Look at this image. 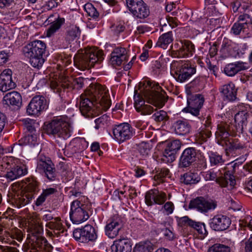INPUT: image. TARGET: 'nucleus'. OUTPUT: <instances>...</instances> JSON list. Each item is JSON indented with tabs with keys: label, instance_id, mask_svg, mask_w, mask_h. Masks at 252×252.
I'll return each mask as SVG.
<instances>
[{
	"label": "nucleus",
	"instance_id": "obj_48",
	"mask_svg": "<svg viewBox=\"0 0 252 252\" xmlns=\"http://www.w3.org/2000/svg\"><path fill=\"white\" fill-rule=\"evenodd\" d=\"M211 135L210 129H201L196 134V138L200 142H205Z\"/></svg>",
	"mask_w": 252,
	"mask_h": 252
},
{
	"label": "nucleus",
	"instance_id": "obj_40",
	"mask_svg": "<svg viewBox=\"0 0 252 252\" xmlns=\"http://www.w3.org/2000/svg\"><path fill=\"white\" fill-rule=\"evenodd\" d=\"M16 86V83L13 80H0V91L6 92L14 89Z\"/></svg>",
	"mask_w": 252,
	"mask_h": 252
},
{
	"label": "nucleus",
	"instance_id": "obj_23",
	"mask_svg": "<svg viewBox=\"0 0 252 252\" xmlns=\"http://www.w3.org/2000/svg\"><path fill=\"white\" fill-rule=\"evenodd\" d=\"M181 47L177 51L178 56L181 58H188L192 56L195 52V47L189 40H181Z\"/></svg>",
	"mask_w": 252,
	"mask_h": 252
},
{
	"label": "nucleus",
	"instance_id": "obj_55",
	"mask_svg": "<svg viewBox=\"0 0 252 252\" xmlns=\"http://www.w3.org/2000/svg\"><path fill=\"white\" fill-rule=\"evenodd\" d=\"M181 142L179 140H174L168 144L167 148L176 153L181 148Z\"/></svg>",
	"mask_w": 252,
	"mask_h": 252
},
{
	"label": "nucleus",
	"instance_id": "obj_18",
	"mask_svg": "<svg viewBox=\"0 0 252 252\" xmlns=\"http://www.w3.org/2000/svg\"><path fill=\"white\" fill-rule=\"evenodd\" d=\"M196 150L194 148H188L183 152L180 158V165L181 167H187L195 161Z\"/></svg>",
	"mask_w": 252,
	"mask_h": 252
},
{
	"label": "nucleus",
	"instance_id": "obj_20",
	"mask_svg": "<svg viewBox=\"0 0 252 252\" xmlns=\"http://www.w3.org/2000/svg\"><path fill=\"white\" fill-rule=\"evenodd\" d=\"M220 90L224 100L233 101L236 99L237 89L232 83L222 86Z\"/></svg>",
	"mask_w": 252,
	"mask_h": 252
},
{
	"label": "nucleus",
	"instance_id": "obj_62",
	"mask_svg": "<svg viewBox=\"0 0 252 252\" xmlns=\"http://www.w3.org/2000/svg\"><path fill=\"white\" fill-rule=\"evenodd\" d=\"M12 71L10 69H4L0 75V79H12Z\"/></svg>",
	"mask_w": 252,
	"mask_h": 252
},
{
	"label": "nucleus",
	"instance_id": "obj_11",
	"mask_svg": "<svg viewBox=\"0 0 252 252\" xmlns=\"http://www.w3.org/2000/svg\"><path fill=\"white\" fill-rule=\"evenodd\" d=\"M134 133V129L126 123L117 125L113 128L114 136L119 142H124L130 139Z\"/></svg>",
	"mask_w": 252,
	"mask_h": 252
},
{
	"label": "nucleus",
	"instance_id": "obj_28",
	"mask_svg": "<svg viewBox=\"0 0 252 252\" xmlns=\"http://www.w3.org/2000/svg\"><path fill=\"white\" fill-rule=\"evenodd\" d=\"M83 243H86L89 241H94L97 238L94 228L91 225H86L82 228Z\"/></svg>",
	"mask_w": 252,
	"mask_h": 252
},
{
	"label": "nucleus",
	"instance_id": "obj_29",
	"mask_svg": "<svg viewBox=\"0 0 252 252\" xmlns=\"http://www.w3.org/2000/svg\"><path fill=\"white\" fill-rule=\"evenodd\" d=\"M46 227L53 230L55 234L57 236H60L61 233L64 232L63 223L61 221V218L59 217H55V219L51 221L46 224Z\"/></svg>",
	"mask_w": 252,
	"mask_h": 252
},
{
	"label": "nucleus",
	"instance_id": "obj_51",
	"mask_svg": "<svg viewBox=\"0 0 252 252\" xmlns=\"http://www.w3.org/2000/svg\"><path fill=\"white\" fill-rule=\"evenodd\" d=\"M156 122L165 121L168 119L167 113L163 110H160L156 112L152 116Z\"/></svg>",
	"mask_w": 252,
	"mask_h": 252
},
{
	"label": "nucleus",
	"instance_id": "obj_13",
	"mask_svg": "<svg viewBox=\"0 0 252 252\" xmlns=\"http://www.w3.org/2000/svg\"><path fill=\"white\" fill-rule=\"evenodd\" d=\"M178 225L182 228L189 227L195 230L199 234L203 236L206 235L208 232L206 229L204 223L196 221L189 218L188 216H184L177 220Z\"/></svg>",
	"mask_w": 252,
	"mask_h": 252
},
{
	"label": "nucleus",
	"instance_id": "obj_4",
	"mask_svg": "<svg viewBox=\"0 0 252 252\" xmlns=\"http://www.w3.org/2000/svg\"><path fill=\"white\" fill-rule=\"evenodd\" d=\"M43 231V227L39 223L34 221L29 222L27 238L31 244L30 252H51L52 246L41 235Z\"/></svg>",
	"mask_w": 252,
	"mask_h": 252
},
{
	"label": "nucleus",
	"instance_id": "obj_8",
	"mask_svg": "<svg viewBox=\"0 0 252 252\" xmlns=\"http://www.w3.org/2000/svg\"><path fill=\"white\" fill-rule=\"evenodd\" d=\"M45 43L41 40L33 41L23 48L25 56L30 59L31 64L34 67H41L44 62L43 54L46 49Z\"/></svg>",
	"mask_w": 252,
	"mask_h": 252
},
{
	"label": "nucleus",
	"instance_id": "obj_7",
	"mask_svg": "<svg viewBox=\"0 0 252 252\" xmlns=\"http://www.w3.org/2000/svg\"><path fill=\"white\" fill-rule=\"evenodd\" d=\"M92 204L87 196H81L72 202L69 217L74 224H80L86 221L90 217L89 212Z\"/></svg>",
	"mask_w": 252,
	"mask_h": 252
},
{
	"label": "nucleus",
	"instance_id": "obj_52",
	"mask_svg": "<svg viewBox=\"0 0 252 252\" xmlns=\"http://www.w3.org/2000/svg\"><path fill=\"white\" fill-rule=\"evenodd\" d=\"M23 126L26 129L30 132H32L35 130L34 129V121L29 118L23 119L21 120Z\"/></svg>",
	"mask_w": 252,
	"mask_h": 252
},
{
	"label": "nucleus",
	"instance_id": "obj_6",
	"mask_svg": "<svg viewBox=\"0 0 252 252\" xmlns=\"http://www.w3.org/2000/svg\"><path fill=\"white\" fill-rule=\"evenodd\" d=\"M103 56V52L97 48H87L79 50L74 56V64L81 70L89 69L100 64L104 59Z\"/></svg>",
	"mask_w": 252,
	"mask_h": 252
},
{
	"label": "nucleus",
	"instance_id": "obj_45",
	"mask_svg": "<svg viewBox=\"0 0 252 252\" xmlns=\"http://www.w3.org/2000/svg\"><path fill=\"white\" fill-rule=\"evenodd\" d=\"M175 153L168 148H166L163 153L161 160L165 163H170L175 160Z\"/></svg>",
	"mask_w": 252,
	"mask_h": 252
},
{
	"label": "nucleus",
	"instance_id": "obj_21",
	"mask_svg": "<svg viewBox=\"0 0 252 252\" xmlns=\"http://www.w3.org/2000/svg\"><path fill=\"white\" fill-rule=\"evenodd\" d=\"M112 252H131L132 244L128 239L116 240L111 247Z\"/></svg>",
	"mask_w": 252,
	"mask_h": 252
},
{
	"label": "nucleus",
	"instance_id": "obj_41",
	"mask_svg": "<svg viewBox=\"0 0 252 252\" xmlns=\"http://www.w3.org/2000/svg\"><path fill=\"white\" fill-rule=\"evenodd\" d=\"M209 160L212 166L221 165L224 162L222 156L214 152H211L209 154Z\"/></svg>",
	"mask_w": 252,
	"mask_h": 252
},
{
	"label": "nucleus",
	"instance_id": "obj_32",
	"mask_svg": "<svg viewBox=\"0 0 252 252\" xmlns=\"http://www.w3.org/2000/svg\"><path fill=\"white\" fill-rule=\"evenodd\" d=\"M137 19H145L150 14V10L147 5L143 2L131 12Z\"/></svg>",
	"mask_w": 252,
	"mask_h": 252
},
{
	"label": "nucleus",
	"instance_id": "obj_49",
	"mask_svg": "<svg viewBox=\"0 0 252 252\" xmlns=\"http://www.w3.org/2000/svg\"><path fill=\"white\" fill-rule=\"evenodd\" d=\"M151 148L150 144L145 142H142L139 145V151L143 156L148 155Z\"/></svg>",
	"mask_w": 252,
	"mask_h": 252
},
{
	"label": "nucleus",
	"instance_id": "obj_53",
	"mask_svg": "<svg viewBox=\"0 0 252 252\" xmlns=\"http://www.w3.org/2000/svg\"><path fill=\"white\" fill-rule=\"evenodd\" d=\"M25 144L34 146L37 143V136L35 134H28L23 138Z\"/></svg>",
	"mask_w": 252,
	"mask_h": 252
},
{
	"label": "nucleus",
	"instance_id": "obj_43",
	"mask_svg": "<svg viewBox=\"0 0 252 252\" xmlns=\"http://www.w3.org/2000/svg\"><path fill=\"white\" fill-rule=\"evenodd\" d=\"M207 252H230V248L225 245L216 243L209 247Z\"/></svg>",
	"mask_w": 252,
	"mask_h": 252
},
{
	"label": "nucleus",
	"instance_id": "obj_34",
	"mask_svg": "<svg viewBox=\"0 0 252 252\" xmlns=\"http://www.w3.org/2000/svg\"><path fill=\"white\" fill-rule=\"evenodd\" d=\"M57 192V189L53 188H49L45 189H43L42 192L35 201V205L37 206H39L42 205V204L45 201L46 199L50 198Z\"/></svg>",
	"mask_w": 252,
	"mask_h": 252
},
{
	"label": "nucleus",
	"instance_id": "obj_36",
	"mask_svg": "<svg viewBox=\"0 0 252 252\" xmlns=\"http://www.w3.org/2000/svg\"><path fill=\"white\" fill-rule=\"evenodd\" d=\"M33 198V194L24 192L20 195H17L15 202L18 207H21L31 202Z\"/></svg>",
	"mask_w": 252,
	"mask_h": 252
},
{
	"label": "nucleus",
	"instance_id": "obj_17",
	"mask_svg": "<svg viewBox=\"0 0 252 252\" xmlns=\"http://www.w3.org/2000/svg\"><path fill=\"white\" fill-rule=\"evenodd\" d=\"M128 56L126 48L117 47L111 53L110 61L113 65L120 66L127 61Z\"/></svg>",
	"mask_w": 252,
	"mask_h": 252
},
{
	"label": "nucleus",
	"instance_id": "obj_3",
	"mask_svg": "<svg viewBox=\"0 0 252 252\" xmlns=\"http://www.w3.org/2000/svg\"><path fill=\"white\" fill-rule=\"evenodd\" d=\"M43 129L48 135L64 139L70 137L73 132L70 119L66 116L54 117L50 122L44 124Z\"/></svg>",
	"mask_w": 252,
	"mask_h": 252
},
{
	"label": "nucleus",
	"instance_id": "obj_56",
	"mask_svg": "<svg viewBox=\"0 0 252 252\" xmlns=\"http://www.w3.org/2000/svg\"><path fill=\"white\" fill-rule=\"evenodd\" d=\"M239 22L246 28L248 27V25L252 24L251 18L250 16L247 14L241 15L239 17Z\"/></svg>",
	"mask_w": 252,
	"mask_h": 252
},
{
	"label": "nucleus",
	"instance_id": "obj_44",
	"mask_svg": "<svg viewBox=\"0 0 252 252\" xmlns=\"http://www.w3.org/2000/svg\"><path fill=\"white\" fill-rule=\"evenodd\" d=\"M203 176L206 181L215 180L217 183L218 179L220 177V173L219 171H215L214 170H210L203 173Z\"/></svg>",
	"mask_w": 252,
	"mask_h": 252
},
{
	"label": "nucleus",
	"instance_id": "obj_15",
	"mask_svg": "<svg viewBox=\"0 0 252 252\" xmlns=\"http://www.w3.org/2000/svg\"><path fill=\"white\" fill-rule=\"evenodd\" d=\"M230 219L223 215L218 214L210 220V227L214 230L222 231L226 230L230 225Z\"/></svg>",
	"mask_w": 252,
	"mask_h": 252
},
{
	"label": "nucleus",
	"instance_id": "obj_9",
	"mask_svg": "<svg viewBox=\"0 0 252 252\" xmlns=\"http://www.w3.org/2000/svg\"><path fill=\"white\" fill-rule=\"evenodd\" d=\"M198 80H197L198 81ZM196 80H193L190 83L186 85V91L187 94V106L182 111L189 113L195 117L200 115V111L204 102V96L201 94H192L193 86L195 84Z\"/></svg>",
	"mask_w": 252,
	"mask_h": 252
},
{
	"label": "nucleus",
	"instance_id": "obj_33",
	"mask_svg": "<svg viewBox=\"0 0 252 252\" xmlns=\"http://www.w3.org/2000/svg\"><path fill=\"white\" fill-rule=\"evenodd\" d=\"M249 115L247 110H244L239 111L235 115V122L239 126L240 130H242L244 127L247 126Z\"/></svg>",
	"mask_w": 252,
	"mask_h": 252
},
{
	"label": "nucleus",
	"instance_id": "obj_46",
	"mask_svg": "<svg viewBox=\"0 0 252 252\" xmlns=\"http://www.w3.org/2000/svg\"><path fill=\"white\" fill-rule=\"evenodd\" d=\"M234 43L229 39L224 38L221 46L220 51L223 53H229L232 49L234 48Z\"/></svg>",
	"mask_w": 252,
	"mask_h": 252
},
{
	"label": "nucleus",
	"instance_id": "obj_30",
	"mask_svg": "<svg viewBox=\"0 0 252 252\" xmlns=\"http://www.w3.org/2000/svg\"><path fill=\"white\" fill-rule=\"evenodd\" d=\"M69 83V80H49L48 83L51 89L55 92H59L62 89L71 88Z\"/></svg>",
	"mask_w": 252,
	"mask_h": 252
},
{
	"label": "nucleus",
	"instance_id": "obj_19",
	"mask_svg": "<svg viewBox=\"0 0 252 252\" xmlns=\"http://www.w3.org/2000/svg\"><path fill=\"white\" fill-rule=\"evenodd\" d=\"M120 220L118 218H112L108 220L105 227V234L110 238L116 237L121 228Z\"/></svg>",
	"mask_w": 252,
	"mask_h": 252
},
{
	"label": "nucleus",
	"instance_id": "obj_1",
	"mask_svg": "<svg viewBox=\"0 0 252 252\" xmlns=\"http://www.w3.org/2000/svg\"><path fill=\"white\" fill-rule=\"evenodd\" d=\"M160 90L159 84L154 81L142 80L139 82L135 87L134 95V105L136 111L142 115H150L153 112V107L145 104V101L158 107L164 105L167 97L160 93Z\"/></svg>",
	"mask_w": 252,
	"mask_h": 252
},
{
	"label": "nucleus",
	"instance_id": "obj_39",
	"mask_svg": "<svg viewBox=\"0 0 252 252\" xmlns=\"http://www.w3.org/2000/svg\"><path fill=\"white\" fill-rule=\"evenodd\" d=\"M153 247L150 242H140L136 244L133 252H152Z\"/></svg>",
	"mask_w": 252,
	"mask_h": 252
},
{
	"label": "nucleus",
	"instance_id": "obj_63",
	"mask_svg": "<svg viewBox=\"0 0 252 252\" xmlns=\"http://www.w3.org/2000/svg\"><path fill=\"white\" fill-rule=\"evenodd\" d=\"M164 209L167 214H171L174 209V205L171 202H167L163 206Z\"/></svg>",
	"mask_w": 252,
	"mask_h": 252
},
{
	"label": "nucleus",
	"instance_id": "obj_59",
	"mask_svg": "<svg viewBox=\"0 0 252 252\" xmlns=\"http://www.w3.org/2000/svg\"><path fill=\"white\" fill-rule=\"evenodd\" d=\"M246 28V27L245 26L240 23H235L231 28V32L234 34L238 35L240 34L242 31H244Z\"/></svg>",
	"mask_w": 252,
	"mask_h": 252
},
{
	"label": "nucleus",
	"instance_id": "obj_58",
	"mask_svg": "<svg viewBox=\"0 0 252 252\" xmlns=\"http://www.w3.org/2000/svg\"><path fill=\"white\" fill-rule=\"evenodd\" d=\"M63 0H49L45 4V9L49 10L53 8L57 7L58 5L63 1Z\"/></svg>",
	"mask_w": 252,
	"mask_h": 252
},
{
	"label": "nucleus",
	"instance_id": "obj_47",
	"mask_svg": "<svg viewBox=\"0 0 252 252\" xmlns=\"http://www.w3.org/2000/svg\"><path fill=\"white\" fill-rule=\"evenodd\" d=\"M84 9L88 15L93 17L94 19L98 18L99 13L96 10V9L91 3H86L84 5Z\"/></svg>",
	"mask_w": 252,
	"mask_h": 252
},
{
	"label": "nucleus",
	"instance_id": "obj_5",
	"mask_svg": "<svg viewBox=\"0 0 252 252\" xmlns=\"http://www.w3.org/2000/svg\"><path fill=\"white\" fill-rule=\"evenodd\" d=\"M229 126L221 122L218 125L216 132V137L219 144L225 146V151L227 154L237 155L244 149V145L238 139L230 138Z\"/></svg>",
	"mask_w": 252,
	"mask_h": 252
},
{
	"label": "nucleus",
	"instance_id": "obj_27",
	"mask_svg": "<svg viewBox=\"0 0 252 252\" xmlns=\"http://www.w3.org/2000/svg\"><path fill=\"white\" fill-rule=\"evenodd\" d=\"M22 100L20 94L17 92H11L6 94L3 98V102L7 105L18 106Z\"/></svg>",
	"mask_w": 252,
	"mask_h": 252
},
{
	"label": "nucleus",
	"instance_id": "obj_10",
	"mask_svg": "<svg viewBox=\"0 0 252 252\" xmlns=\"http://www.w3.org/2000/svg\"><path fill=\"white\" fill-rule=\"evenodd\" d=\"M36 171L45 176L49 181H55L57 173L53 162L48 158L40 156L37 159Z\"/></svg>",
	"mask_w": 252,
	"mask_h": 252
},
{
	"label": "nucleus",
	"instance_id": "obj_54",
	"mask_svg": "<svg viewBox=\"0 0 252 252\" xmlns=\"http://www.w3.org/2000/svg\"><path fill=\"white\" fill-rule=\"evenodd\" d=\"M143 2V0H126V5L130 12Z\"/></svg>",
	"mask_w": 252,
	"mask_h": 252
},
{
	"label": "nucleus",
	"instance_id": "obj_22",
	"mask_svg": "<svg viewBox=\"0 0 252 252\" xmlns=\"http://www.w3.org/2000/svg\"><path fill=\"white\" fill-rule=\"evenodd\" d=\"M175 133L178 135H186L189 133L191 129V126L188 121L181 119L175 121L172 125Z\"/></svg>",
	"mask_w": 252,
	"mask_h": 252
},
{
	"label": "nucleus",
	"instance_id": "obj_14",
	"mask_svg": "<svg viewBox=\"0 0 252 252\" xmlns=\"http://www.w3.org/2000/svg\"><path fill=\"white\" fill-rule=\"evenodd\" d=\"M46 102L42 96H35L33 97L27 107V113L28 115L38 116L41 112L46 109Z\"/></svg>",
	"mask_w": 252,
	"mask_h": 252
},
{
	"label": "nucleus",
	"instance_id": "obj_16",
	"mask_svg": "<svg viewBox=\"0 0 252 252\" xmlns=\"http://www.w3.org/2000/svg\"><path fill=\"white\" fill-rule=\"evenodd\" d=\"M173 64H172V67ZM196 72V67L189 62L185 63L180 70L171 68V74L175 79H188Z\"/></svg>",
	"mask_w": 252,
	"mask_h": 252
},
{
	"label": "nucleus",
	"instance_id": "obj_35",
	"mask_svg": "<svg viewBox=\"0 0 252 252\" xmlns=\"http://www.w3.org/2000/svg\"><path fill=\"white\" fill-rule=\"evenodd\" d=\"M65 19L64 18L58 17V18L54 22L51 23L50 27L46 32V36L50 37L53 35L64 23Z\"/></svg>",
	"mask_w": 252,
	"mask_h": 252
},
{
	"label": "nucleus",
	"instance_id": "obj_31",
	"mask_svg": "<svg viewBox=\"0 0 252 252\" xmlns=\"http://www.w3.org/2000/svg\"><path fill=\"white\" fill-rule=\"evenodd\" d=\"M199 175L195 172L191 171L185 173L181 177V182L186 185L195 184L200 181Z\"/></svg>",
	"mask_w": 252,
	"mask_h": 252
},
{
	"label": "nucleus",
	"instance_id": "obj_37",
	"mask_svg": "<svg viewBox=\"0 0 252 252\" xmlns=\"http://www.w3.org/2000/svg\"><path fill=\"white\" fill-rule=\"evenodd\" d=\"M172 33L171 32H167L162 34L158 38L157 45L166 49L167 46L173 41Z\"/></svg>",
	"mask_w": 252,
	"mask_h": 252
},
{
	"label": "nucleus",
	"instance_id": "obj_61",
	"mask_svg": "<svg viewBox=\"0 0 252 252\" xmlns=\"http://www.w3.org/2000/svg\"><path fill=\"white\" fill-rule=\"evenodd\" d=\"M73 236L74 238L79 242L83 243L82 228L76 229L73 231Z\"/></svg>",
	"mask_w": 252,
	"mask_h": 252
},
{
	"label": "nucleus",
	"instance_id": "obj_42",
	"mask_svg": "<svg viewBox=\"0 0 252 252\" xmlns=\"http://www.w3.org/2000/svg\"><path fill=\"white\" fill-rule=\"evenodd\" d=\"M158 190L154 189L147 191L145 196L146 204L148 206H152L155 204L156 195L158 194Z\"/></svg>",
	"mask_w": 252,
	"mask_h": 252
},
{
	"label": "nucleus",
	"instance_id": "obj_50",
	"mask_svg": "<svg viewBox=\"0 0 252 252\" xmlns=\"http://www.w3.org/2000/svg\"><path fill=\"white\" fill-rule=\"evenodd\" d=\"M108 117L104 115L100 117L95 119L94 128L96 129L103 128L107 124Z\"/></svg>",
	"mask_w": 252,
	"mask_h": 252
},
{
	"label": "nucleus",
	"instance_id": "obj_2",
	"mask_svg": "<svg viewBox=\"0 0 252 252\" xmlns=\"http://www.w3.org/2000/svg\"><path fill=\"white\" fill-rule=\"evenodd\" d=\"M111 104L108 90L99 84H91L85 94L80 96V110L86 117L106 111Z\"/></svg>",
	"mask_w": 252,
	"mask_h": 252
},
{
	"label": "nucleus",
	"instance_id": "obj_12",
	"mask_svg": "<svg viewBox=\"0 0 252 252\" xmlns=\"http://www.w3.org/2000/svg\"><path fill=\"white\" fill-rule=\"evenodd\" d=\"M217 202L211 199H206L203 197H198L190 201L189 208H193L201 213H206L214 210L217 207Z\"/></svg>",
	"mask_w": 252,
	"mask_h": 252
},
{
	"label": "nucleus",
	"instance_id": "obj_24",
	"mask_svg": "<svg viewBox=\"0 0 252 252\" xmlns=\"http://www.w3.org/2000/svg\"><path fill=\"white\" fill-rule=\"evenodd\" d=\"M246 63L238 62L227 64L224 69V72L228 76H233L239 71L249 68Z\"/></svg>",
	"mask_w": 252,
	"mask_h": 252
},
{
	"label": "nucleus",
	"instance_id": "obj_38",
	"mask_svg": "<svg viewBox=\"0 0 252 252\" xmlns=\"http://www.w3.org/2000/svg\"><path fill=\"white\" fill-rule=\"evenodd\" d=\"M66 33L67 38L69 40H73L80 36L81 30L79 27L72 25L68 27Z\"/></svg>",
	"mask_w": 252,
	"mask_h": 252
},
{
	"label": "nucleus",
	"instance_id": "obj_26",
	"mask_svg": "<svg viewBox=\"0 0 252 252\" xmlns=\"http://www.w3.org/2000/svg\"><path fill=\"white\" fill-rule=\"evenodd\" d=\"M217 183L222 187H227L231 189L236 184V180L234 175L228 171L225 173L223 177L220 176V179L217 180Z\"/></svg>",
	"mask_w": 252,
	"mask_h": 252
},
{
	"label": "nucleus",
	"instance_id": "obj_60",
	"mask_svg": "<svg viewBox=\"0 0 252 252\" xmlns=\"http://www.w3.org/2000/svg\"><path fill=\"white\" fill-rule=\"evenodd\" d=\"M37 186L38 183L36 181H35L33 180H30L27 186V190L28 192H26L33 193V192L36 191Z\"/></svg>",
	"mask_w": 252,
	"mask_h": 252
},
{
	"label": "nucleus",
	"instance_id": "obj_64",
	"mask_svg": "<svg viewBox=\"0 0 252 252\" xmlns=\"http://www.w3.org/2000/svg\"><path fill=\"white\" fill-rule=\"evenodd\" d=\"M245 252H252V236H251L245 242Z\"/></svg>",
	"mask_w": 252,
	"mask_h": 252
},
{
	"label": "nucleus",
	"instance_id": "obj_25",
	"mask_svg": "<svg viewBox=\"0 0 252 252\" xmlns=\"http://www.w3.org/2000/svg\"><path fill=\"white\" fill-rule=\"evenodd\" d=\"M28 173V168L25 165H17L8 171L5 177L11 181L16 179Z\"/></svg>",
	"mask_w": 252,
	"mask_h": 252
},
{
	"label": "nucleus",
	"instance_id": "obj_57",
	"mask_svg": "<svg viewBox=\"0 0 252 252\" xmlns=\"http://www.w3.org/2000/svg\"><path fill=\"white\" fill-rule=\"evenodd\" d=\"M156 195L155 204L161 205L163 204L166 200V195L164 192L158 190Z\"/></svg>",
	"mask_w": 252,
	"mask_h": 252
}]
</instances>
